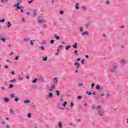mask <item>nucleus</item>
Segmentation results:
<instances>
[{
  "label": "nucleus",
  "mask_w": 128,
  "mask_h": 128,
  "mask_svg": "<svg viewBox=\"0 0 128 128\" xmlns=\"http://www.w3.org/2000/svg\"><path fill=\"white\" fill-rule=\"evenodd\" d=\"M118 64H114L112 66L111 68L108 69V70L111 72H118Z\"/></svg>",
  "instance_id": "obj_1"
},
{
  "label": "nucleus",
  "mask_w": 128,
  "mask_h": 128,
  "mask_svg": "<svg viewBox=\"0 0 128 128\" xmlns=\"http://www.w3.org/2000/svg\"><path fill=\"white\" fill-rule=\"evenodd\" d=\"M98 114L99 116H104L105 114L104 110H100L98 111Z\"/></svg>",
  "instance_id": "obj_2"
},
{
  "label": "nucleus",
  "mask_w": 128,
  "mask_h": 128,
  "mask_svg": "<svg viewBox=\"0 0 128 128\" xmlns=\"http://www.w3.org/2000/svg\"><path fill=\"white\" fill-rule=\"evenodd\" d=\"M40 16L38 17L37 18L38 22H47L45 20H42L40 19Z\"/></svg>",
  "instance_id": "obj_3"
},
{
  "label": "nucleus",
  "mask_w": 128,
  "mask_h": 128,
  "mask_svg": "<svg viewBox=\"0 0 128 128\" xmlns=\"http://www.w3.org/2000/svg\"><path fill=\"white\" fill-rule=\"evenodd\" d=\"M90 32H88L87 30L84 31V32L82 33V36H88Z\"/></svg>",
  "instance_id": "obj_4"
},
{
  "label": "nucleus",
  "mask_w": 128,
  "mask_h": 128,
  "mask_svg": "<svg viewBox=\"0 0 128 128\" xmlns=\"http://www.w3.org/2000/svg\"><path fill=\"white\" fill-rule=\"evenodd\" d=\"M120 63L121 64L124 65V64H126L127 62H126V60L123 59V60H120Z\"/></svg>",
  "instance_id": "obj_5"
},
{
  "label": "nucleus",
  "mask_w": 128,
  "mask_h": 128,
  "mask_svg": "<svg viewBox=\"0 0 128 128\" xmlns=\"http://www.w3.org/2000/svg\"><path fill=\"white\" fill-rule=\"evenodd\" d=\"M38 10H35L33 11L34 14H32V16H38Z\"/></svg>",
  "instance_id": "obj_6"
},
{
  "label": "nucleus",
  "mask_w": 128,
  "mask_h": 128,
  "mask_svg": "<svg viewBox=\"0 0 128 128\" xmlns=\"http://www.w3.org/2000/svg\"><path fill=\"white\" fill-rule=\"evenodd\" d=\"M10 98H18V96H16V94L12 93L10 94Z\"/></svg>",
  "instance_id": "obj_7"
},
{
  "label": "nucleus",
  "mask_w": 128,
  "mask_h": 128,
  "mask_svg": "<svg viewBox=\"0 0 128 128\" xmlns=\"http://www.w3.org/2000/svg\"><path fill=\"white\" fill-rule=\"evenodd\" d=\"M14 8H18V10H20V8H22V7L20 6V3H18L17 4H15L14 6Z\"/></svg>",
  "instance_id": "obj_8"
},
{
  "label": "nucleus",
  "mask_w": 128,
  "mask_h": 128,
  "mask_svg": "<svg viewBox=\"0 0 128 128\" xmlns=\"http://www.w3.org/2000/svg\"><path fill=\"white\" fill-rule=\"evenodd\" d=\"M74 66H76V68H80V63L78 62H75L74 64Z\"/></svg>",
  "instance_id": "obj_9"
},
{
  "label": "nucleus",
  "mask_w": 128,
  "mask_h": 128,
  "mask_svg": "<svg viewBox=\"0 0 128 128\" xmlns=\"http://www.w3.org/2000/svg\"><path fill=\"white\" fill-rule=\"evenodd\" d=\"M54 80L55 84H58V78L54 77Z\"/></svg>",
  "instance_id": "obj_10"
},
{
  "label": "nucleus",
  "mask_w": 128,
  "mask_h": 128,
  "mask_svg": "<svg viewBox=\"0 0 128 128\" xmlns=\"http://www.w3.org/2000/svg\"><path fill=\"white\" fill-rule=\"evenodd\" d=\"M54 90V86H50L49 89L50 92H53Z\"/></svg>",
  "instance_id": "obj_11"
},
{
  "label": "nucleus",
  "mask_w": 128,
  "mask_h": 128,
  "mask_svg": "<svg viewBox=\"0 0 128 128\" xmlns=\"http://www.w3.org/2000/svg\"><path fill=\"white\" fill-rule=\"evenodd\" d=\"M9 112L10 114H14V110L12 108H10Z\"/></svg>",
  "instance_id": "obj_12"
},
{
  "label": "nucleus",
  "mask_w": 128,
  "mask_h": 128,
  "mask_svg": "<svg viewBox=\"0 0 128 128\" xmlns=\"http://www.w3.org/2000/svg\"><path fill=\"white\" fill-rule=\"evenodd\" d=\"M58 126H59V128H62V122H58Z\"/></svg>",
  "instance_id": "obj_13"
},
{
  "label": "nucleus",
  "mask_w": 128,
  "mask_h": 128,
  "mask_svg": "<svg viewBox=\"0 0 128 128\" xmlns=\"http://www.w3.org/2000/svg\"><path fill=\"white\" fill-rule=\"evenodd\" d=\"M4 102H10V98H4Z\"/></svg>",
  "instance_id": "obj_14"
},
{
  "label": "nucleus",
  "mask_w": 128,
  "mask_h": 128,
  "mask_svg": "<svg viewBox=\"0 0 128 128\" xmlns=\"http://www.w3.org/2000/svg\"><path fill=\"white\" fill-rule=\"evenodd\" d=\"M11 26H12V23L10 21L8 22H7V26H8V28H10Z\"/></svg>",
  "instance_id": "obj_15"
},
{
  "label": "nucleus",
  "mask_w": 128,
  "mask_h": 128,
  "mask_svg": "<svg viewBox=\"0 0 128 128\" xmlns=\"http://www.w3.org/2000/svg\"><path fill=\"white\" fill-rule=\"evenodd\" d=\"M82 9L83 10H86L88 8L84 5L82 6Z\"/></svg>",
  "instance_id": "obj_16"
},
{
  "label": "nucleus",
  "mask_w": 128,
  "mask_h": 128,
  "mask_svg": "<svg viewBox=\"0 0 128 128\" xmlns=\"http://www.w3.org/2000/svg\"><path fill=\"white\" fill-rule=\"evenodd\" d=\"M54 38L57 40H60V37L56 36V34L54 35Z\"/></svg>",
  "instance_id": "obj_17"
},
{
  "label": "nucleus",
  "mask_w": 128,
  "mask_h": 128,
  "mask_svg": "<svg viewBox=\"0 0 128 128\" xmlns=\"http://www.w3.org/2000/svg\"><path fill=\"white\" fill-rule=\"evenodd\" d=\"M18 80H24V78L22 77V75H19Z\"/></svg>",
  "instance_id": "obj_18"
},
{
  "label": "nucleus",
  "mask_w": 128,
  "mask_h": 128,
  "mask_svg": "<svg viewBox=\"0 0 128 128\" xmlns=\"http://www.w3.org/2000/svg\"><path fill=\"white\" fill-rule=\"evenodd\" d=\"M79 30H80V32H84V27L82 26L80 27Z\"/></svg>",
  "instance_id": "obj_19"
},
{
  "label": "nucleus",
  "mask_w": 128,
  "mask_h": 128,
  "mask_svg": "<svg viewBox=\"0 0 128 128\" xmlns=\"http://www.w3.org/2000/svg\"><path fill=\"white\" fill-rule=\"evenodd\" d=\"M72 47L74 48H78V43L76 42L74 44V45L72 46Z\"/></svg>",
  "instance_id": "obj_20"
},
{
  "label": "nucleus",
  "mask_w": 128,
  "mask_h": 128,
  "mask_svg": "<svg viewBox=\"0 0 128 128\" xmlns=\"http://www.w3.org/2000/svg\"><path fill=\"white\" fill-rule=\"evenodd\" d=\"M0 40H2V42H6V38L1 37Z\"/></svg>",
  "instance_id": "obj_21"
},
{
  "label": "nucleus",
  "mask_w": 128,
  "mask_h": 128,
  "mask_svg": "<svg viewBox=\"0 0 128 128\" xmlns=\"http://www.w3.org/2000/svg\"><path fill=\"white\" fill-rule=\"evenodd\" d=\"M24 104H30V100H24Z\"/></svg>",
  "instance_id": "obj_22"
},
{
  "label": "nucleus",
  "mask_w": 128,
  "mask_h": 128,
  "mask_svg": "<svg viewBox=\"0 0 128 128\" xmlns=\"http://www.w3.org/2000/svg\"><path fill=\"white\" fill-rule=\"evenodd\" d=\"M96 110H101L102 106L100 105H98L96 107Z\"/></svg>",
  "instance_id": "obj_23"
},
{
  "label": "nucleus",
  "mask_w": 128,
  "mask_h": 128,
  "mask_svg": "<svg viewBox=\"0 0 128 128\" xmlns=\"http://www.w3.org/2000/svg\"><path fill=\"white\" fill-rule=\"evenodd\" d=\"M90 22H88L85 24L84 26H85L88 27V26H90Z\"/></svg>",
  "instance_id": "obj_24"
},
{
  "label": "nucleus",
  "mask_w": 128,
  "mask_h": 128,
  "mask_svg": "<svg viewBox=\"0 0 128 128\" xmlns=\"http://www.w3.org/2000/svg\"><path fill=\"white\" fill-rule=\"evenodd\" d=\"M96 90H100V85H97L96 86Z\"/></svg>",
  "instance_id": "obj_25"
},
{
  "label": "nucleus",
  "mask_w": 128,
  "mask_h": 128,
  "mask_svg": "<svg viewBox=\"0 0 128 128\" xmlns=\"http://www.w3.org/2000/svg\"><path fill=\"white\" fill-rule=\"evenodd\" d=\"M38 81V78H35L33 80H32V83L33 84H36V82Z\"/></svg>",
  "instance_id": "obj_26"
},
{
  "label": "nucleus",
  "mask_w": 128,
  "mask_h": 128,
  "mask_svg": "<svg viewBox=\"0 0 128 128\" xmlns=\"http://www.w3.org/2000/svg\"><path fill=\"white\" fill-rule=\"evenodd\" d=\"M72 48V46H66V50H68L69 48Z\"/></svg>",
  "instance_id": "obj_27"
},
{
  "label": "nucleus",
  "mask_w": 128,
  "mask_h": 128,
  "mask_svg": "<svg viewBox=\"0 0 128 128\" xmlns=\"http://www.w3.org/2000/svg\"><path fill=\"white\" fill-rule=\"evenodd\" d=\"M39 48H40V50H44V46H40Z\"/></svg>",
  "instance_id": "obj_28"
},
{
  "label": "nucleus",
  "mask_w": 128,
  "mask_h": 128,
  "mask_svg": "<svg viewBox=\"0 0 128 128\" xmlns=\"http://www.w3.org/2000/svg\"><path fill=\"white\" fill-rule=\"evenodd\" d=\"M44 62H46L48 60V56H46L42 58Z\"/></svg>",
  "instance_id": "obj_29"
},
{
  "label": "nucleus",
  "mask_w": 128,
  "mask_h": 128,
  "mask_svg": "<svg viewBox=\"0 0 128 128\" xmlns=\"http://www.w3.org/2000/svg\"><path fill=\"white\" fill-rule=\"evenodd\" d=\"M28 40H30V38H24V42H28Z\"/></svg>",
  "instance_id": "obj_30"
},
{
  "label": "nucleus",
  "mask_w": 128,
  "mask_h": 128,
  "mask_svg": "<svg viewBox=\"0 0 128 128\" xmlns=\"http://www.w3.org/2000/svg\"><path fill=\"white\" fill-rule=\"evenodd\" d=\"M18 100H20V98H14V102H18Z\"/></svg>",
  "instance_id": "obj_31"
},
{
  "label": "nucleus",
  "mask_w": 128,
  "mask_h": 128,
  "mask_svg": "<svg viewBox=\"0 0 128 128\" xmlns=\"http://www.w3.org/2000/svg\"><path fill=\"white\" fill-rule=\"evenodd\" d=\"M56 96H60V92H59L58 90H56Z\"/></svg>",
  "instance_id": "obj_32"
},
{
  "label": "nucleus",
  "mask_w": 128,
  "mask_h": 128,
  "mask_svg": "<svg viewBox=\"0 0 128 128\" xmlns=\"http://www.w3.org/2000/svg\"><path fill=\"white\" fill-rule=\"evenodd\" d=\"M16 82V79H13L12 80H10V82Z\"/></svg>",
  "instance_id": "obj_33"
},
{
  "label": "nucleus",
  "mask_w": 128,
  "mask_h": 128,
  "mask_svg": "<svg viewBox=\"0 0 128 128\" xmlns=\"http://www.w3.org/2000/svg\"><path fill=\"white\" fill-rule=\"evenodd\" d=\"M34 42V40H31L30 41V44L31 45V46H34V42Z\"/></svg>",
  "instance_id": "obj_34"
},
{
  "label": "nucleus",
  "mask_w": 128,
  "mask_h": 128,
  "mask_svg": "<svg viewBox=\"0 0 128 128\" xmlns=\"http://www.w3.org/2000/svg\"><path fill=\"white\" fill-rule=\"evenodd\" d=\"M0 124H6V121H4V120H2L0 122Z\"/></svg>",
  "instance_id": "obj_35"
},
{
  "label": "nucleus",
  "mask_w": 128,
  "mask_h": 128,
  "mask_svg": "<svg viewBox=\"0 0 128 128\" xmlns=\"http://www.w3.org/2000/svg\"><path fill=\"white\" fill-rule=\"evenodd\" d=\"M68 104V102H64L63 106H64V108H65V106H66V104Z\"/></svg>",
  "instance_id": "obj_36"
},
{
  "label": "nucleus",
  "mask_w": 128,
  "mask_h": 128,
  "mask_svg": "<svg viewBox=\"0 0 128 128\" xmlns=\"http://www.w3.org/2000/svg\"><path fill=\"white\" fill-rule=\"evenodd\" d=\"M76 10H78V3H76Z\"/></svg>",
  "instance_id": "obj_37"
},
{
  "label": "nucleus",
  "mask_w": 128,
  "mask_h": 128,
  "mask_svg": "<svg viewBox=\"0 0 128 128\" xmlns=\"http://www.w3.org/2000/svg\"><path fill=\"white\" fill-rule=\"evenodd\" d=\"M28 118H32V114L30 113H28Z\"/></svg>",
  "instance_id": "obj_38"
},
{
  "label": "nucleus",
  "mask_w": 128,
  "mask_h": 128,
  "mask_svg": "<svg viewBox=\"0 0 128 128\" xmlns=\"http://www.w3.org/2000/svg\"><path fill=\"white\" fill-rule=\"evenodd\" d=\"M9 88H14V85L12 84H10L9 85Z\"/></svg>",
  "instance_id": "obj_39"
},
{
  "label": "nucleus",
  "mask_w": 128,
  "mask_h": 128,
  "mask_svg": "<svg viewBox=\"0 0 128 128\" xmlns=\"http://www.w3.org/2000/svg\"><path fill=\"white\" fill-rule=\"evenodd\" d=\"M82 96H78V100H82Z\"/></svg>",
  "instance_id": "obj_40"
},
{
  "label": "nucleus",
  "mask_w": 128,
  "mask_h": 128,
  "mask_svg": "<svg viewBox=\"0 0 128 128\" xmlns=\"http://www.w3.org/2000/svg\"><path fill=\"white\" fill-rule=\"evenodd\" d=\"M1 2H3V4H4V2H8V0H2Z\"/></svg>",
  "instance_id": "obj_41"
},
{
  "label": "nucleus",
  "mask_w": 128,
  "mask_h": 128,
  "mask_svg": "<svg viewBox=\"0 0 128 128\" xmlns=\"http://www.w3.org/2000/svg\"><path fill=\"white\" fill-rule=\"evenodd\" d=\"M52 93L50 92L49 93V98H52Z\"/></svg>",
  "instance_id": "obj_42"
},
{
  "label": "nucleus",
  "mask_w": 128,
  "mask_h": 128,
  "mask_svg": "<svg viewBox=\"0 0 128 128\" xmlns=\"http://www.w3.org/2000/svg\"><path fill=\"white\" fill-rule=\"evenodd\" d=\"M74 53L75 54H76V56H78V50H75L74 52Z\"/></svg>",
  "instance_id": "obj_43"
},
{
  "label": "nucleus",
  "mask_w": 128,
  "mask_h": 128,
  "mask_svg": "<svg viewBox=\"0 0 128 128\" xmlns=\"http://www.w3.org/2000/svg\"><path fill=\"white\" fill-rule=\"evenodd\" d=\"M50 42L51 44H54V40H51Z\"/></svg>",
  "instance_id": "obj_44"
},
{
  "label": "nucleus",
  "mask_w": 128,
  "mask_h": 128,
  "mask_svg": "<svg viewBox=\"0 0 128 128\" xmlns=\"http://www.w3.org/2000/svg\"><path fill=\"white\" fill-rule=\"evenodd\" d=\"M86 94H88V96H90V94H92V92L88 91L86 92Z\"/></svg>",
  "instance_id": "obj_45"
},
{
  "label": "nucleus",
  "mask_w": 128,
  "mask_h": 128,
  "mask_svg": "<svg viewBox=\"0 0 128 128\" xmlns=\"http://www.w3.org/2000/svg\"><path fill=\"white\" fill-rule=\"evenodd\" d=\"M6 20H4V18H2V20H0V22H4Z\"/></svg>",
  "instance_id": "obj_46"
},
{
  "label": "nucleus",
  "mask_w": 128,
  "mask_h": 128,
  "mask_svg": "<svg viewBox=\"0 0 128 128\" xmlns=\"http://www.w3.org/2000/svg\"><path fill=\"white\" fill-rule=\"evenodd\" d=\"M18 58H20L19 56H17L16 58H15V60H18Z\"/></svg>",
  "instance_id": "obj_47"
},
{
  "label": "nucleus",
  "mask_w": 128,
  "mask_h": 128,
  "mask_svg": "<svg viewBox=\"0 0 128 128\" xmlns=\"http://www.w3.org/2000/svg\"><path fill=\"white\" fill-rule=\"evenodd\" d=\"M78 86H84V84L80 83V84H78Z\"/></svg>",
  "instance_id": "obj_48"
},
{
  "label": "nucleus",
  "mask_w": 128,
  "mask_h": 128,
  "mask_svg": "<svg viewBox=\"0 0 128 128\" xmlns=\"http://www.w3.org/2000/svg\"><path fill=\"white\" fill-rule=\"evenodd\" d=\"M106 98H110V94L109 93H107Z\"/></svg>",
  "instance_id": "obj_49"
},
{
  "label": "nucleus",
  "mask_w": 128,
  "mask_h": 128,
  "mask_svg": "<svg viewBox=\"0 0 128 128\" xmlns=\"http://www.w3.org/2000/svg\"><path fill=\"white\" fill-rule=\"evenodd\" d=\"M96 106H94L92 107V110H96Z\"/></svg>",
  "instance_id": "obj_50"
},
{
  "label": "nucleus",
  "mask_w": 128,
  "mask_h": 128,
  "mask_svg": "<svg viewBox=\"0 0 128 128\" xmlns=\"http://www.w3.org/2000/svg\"><path fill=\"white\" fill-rule=\"evenodd\" d=\"M59 48H64V46L62 45H60L58 46Z\"/></svg>",
  "instance_id": "obj_51"
},
{
  "label": "nucleus",
  "mask_w": 128,
  "mask_h": 128,
  "mask_svg": "<svg viewBox=\"0 0 128 128\" xmlns=\"http://www.w3.org/2000/svg\"><path fill=\"white\" fill-rule=\"evenodd\" d=\"M94 83H92V86H91L92 88H94Z\"/></svg>",
  "instance_id": "obj_52"
},
{
  "label": "nucleus",
  "mask_w": 128,
  "mask_h": 128,
  "mask_svg": "<svg viewBox=\"0 0 128 128\" xmlns=\"http://www.w3.org/2000/svg\"><path fill=\"white\" fill-rule=\"evenodd\" d=\"M6 62H9L10 64H12V62L10 61V60H7Z\"/></svg>",
  "instance_id": "obj_53"
},
{
  "label": "nucleus",
  "mask_w": 128,
  "mask_h": 128,
  "mask_svg": "<svg viewBox=\"0 0 128 128\" xmlns=\"http://www.w3.org/2000/svg\"><path fill=\"white\" fill-rule=\"evenodd\" d=\"M84 60L82 59L81 61V64H84Z\"/></svg>",
  "instance_id": "obj_54"
},
{
  "label": "nucleus",
  "mask_w": 128,
  "mask_h": 128,
  "mask_svg": "<svg viewBox=\"0 0 128 128\" xmlns=\"http://www.w3.org/2000/svg\"><path fill=\"white\" fill-rule=\"evenodd\" d=\"M70 126H74V127L76 126V125L74 124H72V123H70Z\"/></svg>",
  "instance_id": "obj_55"
},
{
  "label": "nucleus",
  "mask_w": 128,
  "mask_h": 128,
  "mask_svg": "<svg viewBox=\"0 0 128 128\" xmlns=\"http://www.w3.org/2000/svg\"><path fill=\"white\" fill-rule=\"evenodd\" d=\"M106 4H110V1H106Z\"/></svg>",
  "instance_id": "obj_56"
},
{
  "label": "nucleus",
  "mask_w": 128,
  "mask_h": 128,
  "mask_svg": "<svg viewBox=\"0 0 128 128\" xmlns=\"http://www.w3.org/2000/svg\"><path fill=\"white\" fill-rule=\"evenodd\" d=\"M22 22H26V20H24V18H22Z\"/></svg>",
  "instance_id": "obj_57"
},
{
  "label": "nucleus",
  "mask_w": 128,
  "mask_h": 128,
  "mask_svg": "<svg viewBox=\"0 0 128 128\" xmlns=\"http://www.w3.org/2000/svg\"><path fill=\"white\" fill-rule=\"evenodd\" d=\"M60 14H64V11H60Z\"/></svg>",
  "instance_id": "obj_58"
},
{
  "label": "nucleus",
  "mask_w": 128,
  "mask_h": 128,
  "mask_svg": "<svg viewBox=\"0 0 128 128\" xmlns=\"http://www.w3.org/2000/svg\"><path fill=\"white\" fill-rule=\"evenodd\" d=\"M100 96H102V97L104 96V94H101L100 95Z\"/></svg>",
  "instance_id": "obj_59"
},
{
  "label": "nucleus",
  "mask_w": 128,
  "mask_h": 128,
  "mask_svg": "<svg viewBox=\"0 0 128 128\" xmlns=\"http://www.w3.org/2000/svg\"><path fill=\"white\" fill-rule=\"evenodd\" d=\"M4 68H8V65H6L4 66Z\"/></svg>",
  "instance_id": "obj_60"
},
{
  "label": "nucleus",
  "mask_w": 128,
  "mask_h": 128,
  "mask_svg": "<svg viewBox=\"0 0 128 128\" xmlns=\"http://www.w3.org/2000/svg\"><path fill=\"white\" fill-rule=\"evenodd\" d=\"M80 58H78L76 60V62H80Z\"/></svg>",
  "instance_id": "obj_61"
},
{
  "label": "nucleus",
  "mask_w": 128,
  "mask_h": 128,
  "mask_svg": "<svg viewBox=\"0 0 128 128\" xmlns=\"http://www.w3.org/2000/svg\"><path fill=\"white\" fill-rule=\"evenodd\" d=\"M71 106L72 107L74 106V102H71Z\"/></svg>",
  "instance_id": "obj_62"
},
{
  "label": "nucleus",
  "mask_w": 128,
  "mask_h": 128,
  "mask_svg": "<svg viewBox=\"0 0 128 128\" xmlns=\"http://www.w3.org/2000/svg\"><path fill=\"white\" fill-rule=\"evenodd\" d=\"M12 54H14V52H12L10 54V56H12Z\"/></svg>",
  "instance_id": "obj_63"
},
{
  "label": "nucleus",
  "mask_w": 128,
  "mask_h": 128,
  "mask_svg": "<svg viewBox=\"0 0 128 128\" xmlns=\"http://www.w3.org/2000/svg\"><path fill=\"white\" fill-rule=\"evenodd\" d=\"M12 74H14V72L12 71V72H11Z\"/></svg>",
  "instance_id": "obj_64"
}]
</instances>
